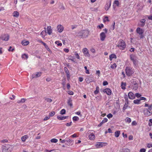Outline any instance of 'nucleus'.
<instances>
[{
  "label": "nucleus",
  "instance_id": "1",
  "mask_svg": "<svg viewBox=\"0 0 152 152\" xmlns=\"http://www.w3.org/2000/svg\"><path fill=\"white\" fill-rule=\"evenodd\" d=\"M126 42L122 39H120L117 43V46L121 50H124L126 48Z\"/></svg>",
  "mask_w": 152,
  "mask_h": 152
},
{
  "label": "nucleus",
  "instance_id": "2",
  "mask_svg": "<svg viewBox=\"0 0 152 152\" xmlns=\"http://www.w3.org/2000/svg\"><path fill=\"white\" fill-rule=\"evenodd\" d=\"M89 32L87 30H83L80 31L78 33V36L82 38H86L88 37Z\"/></svg>",
  "mask_w": 152,
  "mask_h": 152
},
{
  "label": "nucleus",
  "instance_id": "3",
  "mask_svg": "<svg viewBox=\"0 0 152 152\" xmlns=\"http://www.w3.org/2000/svg\"><path fill=\"white\" fill-rule=\"evenodd\" d=\"M2 152H11L12 151V146L10 145L6 144L2 147Z\"/></svg>",
  "mask_w": 152,
  "mask_h": 152
},
{
  "label": "nucleus",
  "instance_id": "4",
  "mask_svg": "<svg viewBox=\"0 0 152 152\" xmlns=\"http://www.w3.org/2000/svg\"><path fill=\"white\" fill-rule=\"evenodd\" d=\"M125 70L126 75L127 76H129L132 75L134 72V70L132 68L129 67H126Z\"/></svg>",
  "mask_w": 152,
  "mask_h": 152
},
{
  "label": "nucleus",
  "instance_id": "5",
  "mask_svg": "<svg viewBox=\"0 0 152 152\" xmlns=\"http://www.w3.org/2000/svg\"><path fill=\"white\" fill-rule=\"evenodd\" d=\"M143 113L146 116L148 117L152 115V110L148 108H144L143 110Z\"/></svg>",
  "mask_w": 152,
  "mask_h": 152
},
{
  "label": "nucleus",
  "instance_id": "6",
  "mask_svg": "<svg viewBox=\"0 0 152 152\" xmlns=\"http://www.w3.org/2000/svg\"><path fill=\"white\" fill-rule=\"evenodd\" d=\"M107 145V143L104 142H98L95 145L96 147L97 148H101Z\"/></svg>",
  "mask_w": 152,
  "mask_h": 152
},
{
  "label": "nucleus",
  "instance_id": "7",
  "mask_svg": "<svg viewBox=\"0 0 152 152\" xmlns=\"http://www.w3.org/2000/svg\"><path fill=\"white\" fill-rule=\"evenodd\" d=\"M130 84L132 85V88L133 89L136 90L137 89L138 84L136 81L133 80L131 81Z\"/></svg>",
  "mask_w": 152,
  "mask_h": 152
},
{
  "label": "nucleus",
  "instance_id": "8",
  "mask_svg": "<svg viewBox=\"0 0 152 152\" xmlns=\"http://www.w3.org/2000/svg\"><path fill=\"white\" fill-rule=\"evenodd\" d=\"M9 35L7 34H3L0 37V38L3 40L7 41L9 39Z\"/></svg>",
  "mask_w": 152,
  "mask_h": 152
},
{
  "label": "nucleus",
  "instance_id": "9",
  "mask_svg": "<svg viewBox=\"0 0 152 152\" xmlns=\"http://www.w3.org/2000/svg\"><path fill=\"white\" fill-rule=\"evenodd\" d=\"M85 80L88 83H89L91 82H93L94 80V78L92 76H88L86 77Z\"/></svg>",
  "mask_w": 152,
  "mask_h": 152
},
{
  "label": "nucleus",
  "instance_id": "10",
  "mask_svg": "<svg viewBox=\"0 0 152 152\" xmlns=\"http://www.w3.org/2000/svg\"><path fill=\"white\" fill-rule=\"evenodd\" d=\"M64 70L66 74L67 78V80H69L70 78V76L68 69L66 67H65L64 68Z\"/></svg>",
  "mask_w": 152,
  "mask_h": 152
},
{
  "label": "nucleus",
  "instance_id": "11",
  "mask_svg": "<svg viewBox=\"0 0 152 152\" xmlns=\"http://www.w3.org/2000/svg\"><path fill=\"white\" fill-rule=\"evenodd\" d=\"M41 75V72H38L33 74L32 75V78H37L40 77Z\"/></svg>",
  "mask_w": 152,
  "mask_h": 152
},
{
  "label": "nucleus",
  "instance_id": "12",
  "mask_svg": "<svg viewBox=\"0 0 152 152\" xmlns=\"http://www.w3.org/2000/svg\"><path fill=\"white\" fill-rule=\"evenodd\" d=\"M128 95L129 98L131 99H133L135 98V95L131 92H129Z\"/></svg>",
  "mask_w": 152,
  "mask_h": 152
},
{
  "label": "nucleus",
  "instance_id": "13",
  "mask_svg": "<svg viewBox=\"0 0 152 152\" xmlns=\"http://www.w3.org/2000/svg\"><path fill=\"white\" fill-rule=\"evenodd\" d=\"M57 29L58 32L61 33L63 31L64 28L62 26L59 25L57 26Z\"/></svg>",
  "mask_w": 152,
  "mask_h": 152
},
{
  "label": "nucleus",
  "instance_id": "14",
  "mask_svg": "<svg viewBox=\"0 0 152 152\" xmlns=\"http://www.w3.org/2000/svg\"><path fill=\"white\" fill-rule=\"evenodd\" d=\"M83 52L85 56L88 57L90 56V54L88 53V50L86 48H84L83 50Z\"/></svg>",
  "mask_w": 152,
  "mask_h": 152
},
{
  "label": "nucleus",
  "instance_id": "15",
  "mask_svg": "<svg viewBox=\"0 0 152 152\" xmlns=\"http://www.w3.org/2000/svg\"><path fill=\"white\" fill-rule=\"evenodd\" d=\"M111 1L110 0L108 1L106 4L105 7V9L106 10H108L110 8L111 5Z\"/></svg>",
  "mask_w": 152,
  "mask_h": 152
},
{
  "label": "nucleus",
  "instance_id": "16",
  "mask_svg": "<svg viewBox=\"0 0 152 152\" xmlns=\"http://www.w3.org/2000/svg\"><path fill=\"white\" fill-rule=\"evenodd\" d=\"M136 31L137 33L139 34H143L144 32V31L142 29L139 27L137 28Z\"/></svg>",
  "mask_w": 152,
  "mask_h": 152
},
{
  "label": "nucleus",
  "instance_id": "17",
  "mask_svg": "<svg viewBox=\"0 0 152 152\" xmlns=\"http://www.w3.org/2000/svg\"><path fill=\"white\" fill-rule=\"evenodd\" d=\"M103 92L106 93L108 95H110L111 94V91L109 88H107L104 89L103 90Z\"/></svg>",
  "mask_w": 152,
  "mask_h": 152
},
{
  "label": "nucleus",
  "instance_id": "18",
  "mask_svg": "<svg viewBox=\"0 0 152 152\" xmlns=\"http://www.w3.org/2000/svg\"><path fill=\"white\" fill-rule=\"evenodd\" d=\"M100 36L101 40L102 41L104 40L106 37L105 33L104 32H102L100 34Z\"/></svg>",
  "mask_w": 152,
  "mask_h": 152
},
{
  "label": "nucleus",
  "instance_id": "19",
  "mask_svg": "<svg viewBox=\"0 0 152 152\" xmlns=\"http://www.w3.org/2000/svg\"><path fill=\"white\" fill-rule=\"evenodd\" d=\"M120 152H130V150L128 148H122L119 150Z\"/></svg>",
  "mask_w": 152,
  "mask_h": 152
},
{
  "label": "nucleus",
  "instance_id": "20",
  "mask_svg": "<svg viewBox=\"0 0 152 152\" xmlns=\"http://www.w3.org/2000/svg\"><path fill=\"white\" fill-rule=\"evenodd\" d=\"M47 29L48 34L49 35H51L52 31V29L51 28V27L50 26H48L47 28Z\"/></svg>",
  "mask_w": 152,
  "mask_h": 152
},
{
  "label": "nucleus",
  "instance_id": "21",
  "mask_svg": "<svg viewBox=\"0 0 152 152\" xmlns=\"http://www.w3.org/2000/svg\"><path fill=\"white\" fill-rule=\"evenodd\" d=\"M89 139L91 140H94L95 137V135L93 133H91L89 135Z\"/></svg>",
  "mask_w": 152,
  "mask_h": 152
},
{
  "label": "nucleus",
  "instance_id": "22",
  "mask_svg": "<svg viewBox=\"0 0 152 152\" xmlns=\"http://www.w3.org/2000/svg\"><path fill=\"white\" fill-rule=\"evenodd\" d=\"M145 20L144 19H142L140 21L141 24H140V26L141 27H143L145 25Z\"/></svg>",
  "mask_w": 152,
  "mask_h": 152
},
{
  "label": "nucleus",
  "instance_id": "23",
  "mask_svg": "<svg viewBox=\"0 0 152 152\" xmlns=\"http://www.w3.org/2000/svg\"><path fill=\"white\" fill-rule=\"evenodd\" d=\"M68 116H62L58 115L57 116V118L60 120H63L66 118Z\"/></svg>",
  "mask_w": 152,
  "mask_h": 152
},
{
  "label": "nucleus",
  "instance_id": "24",
  "mask_svg": "<svg viewBox=\"0 0 152 152\" xmlns=\"http://www.w3.org/2000/svg\"><path fill=\"white\" fill-rule=\"evenodd\" d=\"M116 56L114 54H112L110 55L109 56V59L110 61H111L113 58H116Z\"/></svg>",
  "mask_w": 152,
  "mask_h": 152
},
{
  "label": "nucleus",
  "instance_id": "25",
  "mask_svg": "<svg viewBox=\"0 0 152 152\" xmlns=\"http://www.w3.org/2000/svg\"><path fill=\"white\" fill-rule=\"evenodd\" d=\"M28 138V136L27 135H25L21 137V140L22 141L25 142L26 139Z\"/></svg>",
  "mask_w": 152,
  "mask_h": 152
},
{
  "label": "nucleus",
  "instance_id": "26",
  "mask_svg": "<svg viewBox=\"0 0 152 152\" xmlns=\"http://www.w3.org/2000/svg\"><path fill=\"white\" fill-rule=\"evenodd\" d=\"M13 14V16L16 18H18L19 16V13L17 11H14Z\"/></svg>",
  "mask_w": 152,
  "mask_h": 152
},
{
  "label": "nucleus",
  "instance_id": "27",
  "mask_svg": "<svg viewBox=\"0 0 152 152\" xmlns=\"http://www.w3.org/2000/svg\"><path fill=\"white\" fill-rule=\"evenodd\" d=\"M29 42L27 41L23 40L21 42L22 44L23 45H27L29 44Z\"/></svg>",
  "mask_w": 152,
  "mask_h": 152
},
{
  "label": "nucleus",
  "instance_id": "28",
  "mask_svg": "<svg viewBox=\"0 0 152 152\" xmlns=\"http://www.w3.org/2000/svg\"><path fill=\"white\" fill-rule=\"evenodd\" d=\"M124 98L127 104L129 103V100L127 97V96L126 94H124Z\"/></svg>",
  "mask_w": 152,
  "mask_h": 152
},
{
  "label": "nucleus",
  "instance_id": "29",
  "mask_svg": "<svg viewBox=\"0 0 152 152\" xmlns=\"http://www.w3.org/2000/svg\"><path fill=\"white\" fill-rule=\"evenodd\" d=\"M67 103L68 105L71 107L72 106V100L69 98L68 100Z\"/></svg>",
  "mask_w": 152,
  "mask_h": 152
},
{
  "label": "nucleus",
  "instance_id": "30",
  "mask_svg": "<svg viewBox=\"0 0 152 152\" xmlns=\"http://www.w3.org/2000/svg\"><path fill=\"white\" fill-rule=\"evenodd\" d=\"M46 31L45 30L42 31L40 33V35H41L42 38H44L45 37V34H46Z\"/></svg>",
  "mask_w": 152,
  "mask_h": 152
},
{
  "label": "nucleus",
  "instance_id": "31",
  "mask_svg": "<svg viewBox=\"0 0 152 152\" xmlns=\"http://www.w3.org/2000/svg\"><path fill=\"white\" fill-rule=\"evenodd\" d=\"M99 87L98 86H96V90L94 92V94L96 95L99 93Z\"/></svg>",
  "mask_w": 152,
  "mask_h": 152
},
{
  "label": "nucleus",
  "instance_id": "32",
  "mask_svg": "<svg viewBox=\"0 0 152 152\" xmlns=\"http://www.w3.org/2000/svg\"><path fill=\"white\" fill-rule=\"evenodd\" d=\"M133 102L134 104H139L140 103V99H137L134 100L133 101Z\"/></svg>",
  "mask_w": 152,
  "mask_h": 152
},
{
  "label": "nucleus",
  "instance_id": "33",
  "mask_svg": "<svg viewBox=\"0 0 152 152\" xmlns=\"http://www.w3.org/2000/svg\"><path fill=\"white\" fill-rule=\"evenodd\" d=\"M126 86V83H124L123 82L121 83V88L123 89H125L126 88L125 86Z\"/></svg>",
  "mask_w": 152,
  "mask_h": 152
},
{
  "label": "nucleus",
  "instance_id": "34",
  "mask_svg": "<svg viewBox=\"0 0 152 152\" xmlns=\"http://www.w3.org/2000/svg\"><path fill=\"white\" fill-rule=\"evenodd\" d=\"M22 58L24 59H27L28 58V56L27 54H23L22 55Z\"/></svg>",
  "mask_w": 152,
  "mask_h": 152
},
{
  "label": "nucleus",
  "instance_id": "35",
  "mask_svg": "<svg viewBox=\"0 0 152 152\" xmlns=\"http://www.w3.org/2000/svg\"><path fill=\"white\" fill-rule=\"evenodd\" d=\"M26 99L24 98H23L22 99L20 100H18L17 102L18 103H24L26 101Z\"/></svg>",
  "mask_w": 152,
  "mask_h": 152
},
{
  "label": "nucleus",
  "instance_id": "36",
  "mask_svg": "<svg viewBox=\"0 0 152 152\" xmlns=\"http://www.w3.org/2000/svg\"><path fill=\"white\" fill-rule=\"evenodd\" d=\"M135 57V56L134 55H131L130 56V59L132 61L136 59Z\"/></svg>",
  "mask_w": 152,
  "mask_h": 152
},
{
  "label": "nucleus",
  "instance_id": "37",
  "mask_svg": "<svg viewBox=\"0 0 152 152\" xmlns=\"http://www.w3.org/2000/svg\"><path fill=\"white\" fill-rule=\"evenodd\" d=\"M120 132L119 131H116L115 132V136L116 137H118L119 135Z\"/></svg>",
  "mask_w": 152,
  "mask_h": 152
},
{
  "label": "nucleus",
  "instance_id": "38",
  "mask_svg": "<svg viewBox=\"0 0 152 152\" xmlns=\"http://www.w3.org/2000/svg\"><path fill=\"white\" fill-rule=\"evenodd\" d=\"M125 121L126 122H128L129 123H130L131 121V119L129 117H127L125 119Z\"/></svg>",
  "mask_w": 152,
  "mask_h": 152
},
{
  "label": "nucleus",
  "instance_id": "39",
  "mask_svg": "<svg viewBox=\"0 0 152 152\" xmlns=\"http://www.w3.org/2000/svg\"><path fill=\"white\" fill-rule=\"evenodd\" d=\"M72 119L73 121H77L79 120V118L77 116H75L73 117Z\"/></svg>",
  "mask_w": 152,
  "mask_h": 152
},
{
  "label": "nucleus",
  "instance_id": "40",
  "mask_svg": "<svg viewBox=\"0 0 152 152\" xmlns=\"http://www.w3.org/2000/svg\"><path fill=\"white\" fill-rule=\"evenodd\" d=\"M116 64L115 63H114L113 64L111 65L110 67L113 69H115L116 67Z\"/></svg>",
  "mask_w": 152,
  "mask_h": 152
},
{
  "label": "nucleus",
  "instance_id": "41",
  "mask_svg": "<svg viewBox=\"0 0 152 152\" xmlns=\"http://www.w3.org/2000/svg\"><path fill=\"white\" fill-rule=\"evenodd\" d=\"M55 43L57 44L58 46H61L62 44L61 43H60V42L58 41H56L55 42Z\"/></svg>",
  "mask_w": 152,
  "mask_h": 152
},
{
  "label": "nucleus",
  "instance_id": "42",
  "mask_svg": "<svg viewBox=\"0 0 152 152\" xmlns=\"http://www.w3.org/2000/svg\"><path fill=\"white\" fill-rule=\"evenodd\" d=\"M66 113V110L64 109H62L61 110L60 112V113L61 115H63L64 114H65Z\"/></svg>",
  "mask_w": 152,
  "mask_h": 152
},
{
  "label": "nucleus",
  "instance_id": "43",
  "mask_svg": "<svg viewBox=\"0 0 152 152\" xmlns=\"http://www.w3.org/2000/svg\"><path fill=\"white\" fill-rule=\"evenodd\" d=\"M132 62L134 65L136 66L137 65L138 61L137 59H135L134 61H133Z\"/></svg>",
  "mask_w": 152,
  "mask_h": 152
},
{
  "label": "nucleus",
  "instance_id": "44",
  "mask_svg": "<svg viewBox=\"0 0 152 152\" xmlns=\"http://www.w3.org/2000/svg\"><path fill=\"white\" fill-rule=\"evenodd\" d=\"M50 141L52 142L56 143L58 142V140L56 139L53 138Z\"/></svg>",
  "mask_w": 152,
  "mask_h": 152
},
{
  "label": "nucleus",
  "instance_id": "45",
  "mask_svg": "<svg viewBox=\"0 0 152 152\" xmlns=\"http://www.w3.org/2000/svg\"><path fill=\"white\" fill-rule=\"evenodd\" d=\"M66 78H64V79L62 80V84L63 86H64L66 84Z\"/></svg>",
  "mask_w": 152,
  "mask_h": 152
},
{
  "label": "nucleus",
  "instance_id": "46",
  "mask_svg": "<svg viewBox=\"0 0 152 152\" xmlns=\"http://www.w3.org/2000/svg\"><path fill=\"white\" fill-rule=\"evenodd\" d=\"M46 101L47 102H50L52 101V100L50 98H45V99Z\"/></svg>",
  "mask_w": 152,
  "mask_h": 152
},
{
  "label": "nucleus",
  "instance_id": "47",
  "mask_svg": "<svg viewBox=\"0 0 152 152\" xmlns=\"http://www.w3.org/2000/svg\"><path fill=\"white\" fill-rule=\"evenodd\" d=\"M135 96H136L137 98L140 97L141 96V95L138 93H136L135 95Z\"/></svg>",
  "mask_w": 152,
  "mask_h": 152
},
{
  "label": "nucleus",
  "instance_id": "48",
  "mask_svg": "<svg viewBox=\"0 0 152 152\" xmlns=\"http://www.w3.org/2000/svg\"><path fill=\"white\" fill-rule=\"evenodd\" d=\"M108 121V119L107 118H104V119L102 121V123L104 124V123L107 122Z\"/></svg>",
  "mask_w": 152,
  "mask_h": 152
},
{
  "label": "nucleus",
  "instance_id": "49",
  "mask_svg": "<svg viewBox=\"0 0 152 152\" xmlns=\"http://www.w3.org/2000/svg\"><path fill=\"white\" fill-rule=\"evenodd\" d=\"M103 27L104 25L102 24H101L100 25L97 26V28L100 29L102 28H103Z\"/></svg>",
  "mask_w": 152,
  "mask_h": 152
},
{
  "label": "nucleus",
  "instance_id": "50",
  "mask_svg": "<svg viewBox=\"0 0 152 152\" xmlns=\"http://www.w3.org/2000/svg\"><path fill=\"white\" fill-rule=\"evenodd\" d=\"M43 2L44 3V4L45 5H46L48 3V0H42Z\"/></svg>",
  "mask_w": 152,
  "mask_h": 152
},
{
  "label": "nucleus",
  "instance_id": "51",
  "mask_svg": "<svg viewBox=\"0 0 152 152\" xmlns=\"http://www.w3.org/2000/svg\"><path fill=\"white\" fill-rule=\"evenodd\" d=\"M66 139L67 140L66 141V142H69L70 143H72V141H73L72 140L70 139H69L68 138Z\"/></svg>",
  "mask_w": 152,
  "mask_h": 152
},
{
  "label": "nucleus",
  "instance_id": "52",
  "mask_svg": "<svg viewBox=\"0 0 152 152\" xmlns=\"http://www.w3.org/2000/svg\"><path fill=\"white\" fill-rule=\"evenodd\" d=\"M55 112L54 111H52L49 113V116H53L55 115Z\"/></svg>",
  "mask_w": 152,
  "mask_h": 152
},
{
  "label": "nucleus",
  "instance_id": "53",
  "mask_svg": "<svg viewBox=\"0 0 152 152\" xmlns=\"http://www.w3.org/2000/svg\"><path fill=\"white\" fill-rule=\"evenodd\" d=\"M59 140L62 143H66V141L67 140H66V139L64 140H62L61 139H60Z\"/></svg>",
  "mask_w": 152,
  "mask_h": 152
},
{
  "label": "nucleus",
  "instance_id": "54",
  "mask_svg": "<svg viewBox=\"0 0 152 152\" xmlns=\"http://www.w3.org/2000/svg\"><path fill=\"white\" fill-rule=\"evenodd\" d=\"M114 4H116L117 6H118L119 5V2L118 0H115L114 2Z\"/></svg>",
  "mask_w": 152,
  "mask_h": 152
},
{
  "label": "nucleus",
  "instance_id": "55",
  "mask_svg": "<svg viewBox=\"0 0 152 152\" xmlns=\"http://www.w3.org/2000/svg\"><path fill=\"white\" fill-rule=\"evenodd\" d=\"M113 116V115L111 113H109L107 115V117L109 118H112Z\"/></svg>",
  "mask_w": 152,
  "mask_h": 152
},
{
  "label": "nucleus",
  "instance_id": "56",
  "mask_svg": "<svg viewBox=\"0 0 152 152\" xmlns=\"http://www.w3.org/2000/svg\"><path fill=\"white\" fill-rule=\"evenodd\" d=\"M146 17L148 18V19L149 20H152V15H151L150 16L146 15L145 16V18Z\"/></svg>",
  "mask_w": 152,
  "mask_h": 152
},
{
  "label": "nucleus",
  "instance_id": "57",
  "mask_svg": "<svg viewBox=\"0 0 152 152\" xmlns=\"http://www.w3.org/2000/svg\"><path fill=\"white\" fill-rule=\"evenodd\" d=\"M108 84V82L105 81H104V82L103 83V86H106Z\"/></svg>",
  "mask_w": 152,
  "mask_h": 152
},
{
  "label": "nucleus",
  "instance_id": "58",
  "mask_svg": "<svg viewBox=\"0 0 152 152\" xmlns=\"http://www.w3.org/2000/svg\"><path fill=\"white\" fill-rule=\"evenodd\" d=\"M75 54L76 56V57L77 59H79L80 58L79 55L77 53L75 52Z\"/></svg>",
  "mask_w": 152,
  "mask_h": 152
},
{
  "label": "nucleus",
  "instance_id": "59",
  "mask_svg": "<svg viewBox=\"0 0 152 152\" xmlns=\"http://www.w3.org/2000/svg\"><path fill=\"white\" fill-rule=\"evenodd\" d=\"M137 124V123L136 121H133L132 122V125H136Z\"/></svg>",
  "mask_w": 152,
  "mask_h": 152
},
{
  "label": "nucleus",
  "instance_id": "60",
  "mask_svg": "<svg viewBox=\"0 0 152 152\" xmlns=\"http://www.w3.org/2000/svg\"><path fill=\"white\" fill-rule=\"evenodd\" d=\"M146 150L144 148L141 149L140 150V152H145Z\"/></svg>",
  "mask_w": 152,
  "mask_h": 152
},
{
  "label": "nucleus",
  "instance_id": "61",
  "mask_svg": "<svg viewBox=\"0 0 152 152\" xmlns=\"http://www.w3.org/2000/svg\"><path fill=\"white\" fill-rule=\"evenodd\" d=\"M68 94L70 95H73V92L72 91H68Z\"/></svg>",
  "mask_w": 152,
  "mask_h": 152
},
{
  "label": "nucleus",
  "instance_id": "62",
  "mask_svg": "<svg viewBox=\"0 0 152 152\" xmlns=\"http://www.w3.org/2000/svg\"><path fill=\"white\" fill-rule=\"evenodd\" d=\"M149 122L151 123L149 124V125L150 126H152V119H150L149 120Z\"/></svg>",
  "mask_w": 152,
  "mask_h": 152
},
{
  "label": "nucleus",
  "instance_id": "63",
  "mask_svg": "<svg viewBox=\"0 0 152 152\" xmlns=\"http://www.w3.org/2000/svg\"><path fill=\"white\" fill-rule=\"evenodd\" d=\"M147 146L148 148H150L152 147V144L148 143L147 145Z\"/></svg>",
  "mask_w": 152,
  "mask_h": 152
},
{
  "label": "nucleus",
  "instance_id": "64",
  "mask_svg": "<svg viewBox=\"0 0 152 152\" xmlns=\"http://www.w3.org/2000/svg\"><path fill=\"white\" fill-rule=\"evenodd\" d=\"M149 110H152V104H151L150 105H149L148 108Z\"/></svg>",
  "mask_w": 152,
  "mask_h": 152
}]
</instances>
